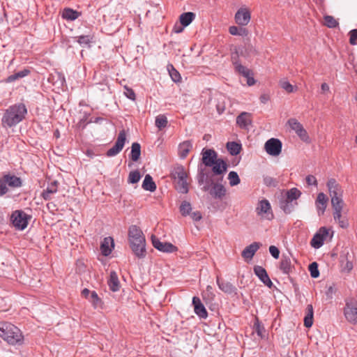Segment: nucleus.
Returning <instances> with one entry per match:
<instances>
[{
    "label": "nucleus",
    "mask_w": 357,
    "mask_h": 357,
    "mask_svg": "<svg viewBox=\"0 0 357 357\" xmlns=\"http://www.w3.org/2000/svg\"><path fill=\"white\" fill-rule=\"evenodd\" d=\"M128 241L134 255L139 259L144 258L146 255V239L139 227L136 225L129 227Z\"/></svg>",
    "instance_id": "f257e3e1"
},
{
    "label": "nucleus",
    "mask_w": 357,
    "mask_h": 357,
    "mask_svg": "<svg viewBox=\"0 0 357 357\" xmlns=\"http://www.w3.org/2000/svg\"><path fill=\"white\" fill-rule=\"evenodd\" d=\"M27 114L24 104L17 103L10 106L4 112L1 119L4 127L11 128L21 122Z\"/></svg>",
    "instance_id": "f03ea898"
},
{
    "label": "nucleus",
    "mask_w": 357,
    "mask_h": 357,
    "mask_svg": "<svg viewBox=\"0 0 357 357\" xmlns=\"http://www.w3.org/2000/svg\"><path fill=\"white\" fill-rule=\"evenodd\" d=\"M0 337L10 345H21L24 342L22 331L9 322H0Z\"/></svg>",
    "instance_id": "7ed1b4c3"
},
{
    "label": "nucleus",
    "mask_w": 357,
    "mask_h": 357,
    "mask_svg": "<svg viewBox=\"0 0 357 357\" xmlns=\"http://www.w3.org/2000/svg\"><path fill=\"white\" fill-rule=\"evenodd\" d=\"M326 186L331 197V206H345L343 200L344 190L337 181L335 178H330L326 183Z\"/></svg>",
    "instance_id": "20e7f679"
},
{
    "label": "nucleus",
    "mask_w": 357,
    "mask_h": 357,
    "mask_svg": "<svg viewBox=\"0 0 357 357\" xmlns=\"http://www.w3.org/2000/svg\"><path fill=\"white\" fill-rule=\"evenodd\" d=\"M344 206H333V216L335 222H337L341 228L346 229L349 227V220L347 218L346 212L344 211Z\"/></svg>",
    "instance_id": "39448f33"
},
{
    "label": "nucleus",
    "mask_w": 357,
    "mask_h": 357,
    "mask_svg": "<svg viewBox=\"0 0 357 357\" xmlns=\"http://www.w3.org/2000/svg\"><path fill=\"white\" fill-rule=\"evenodd\" d=\"M344 314L348 321L357 324V302L352 299L347 301Z\"/></svg>",
    "instance_id": "423d86ee"
},
{
    "label": "nucleus",
    "mask_w": 357,
    "mask_h": 357,
    "mask_svg": "<svg viewBox=\"0 0 357 357\" xmlns=\"http://www.w3.org/2000/svg\"><path fill=\"white\" fill-rule=\"evenodd\" d=\"M126 140V133L124 130L119 132L115 144L109 150L106 155L108 157H113L119 154L123 149Z\"/></svg>",
    "instance_id": "0eeeda50"
},
{
    "label": "nucleus",
    "mask_w": 357,
    "mask_h": 357,
    "mask_svg": "<svg viewBox=\"0 0 357 357\" xmlns=\"http://www.w3.org/2000/svg\"><path fill=\"white\" fill-rule=\"evenodd\" d=\"M287 124L293 130L297 135L301 138V139L303 142H308L310 140V137L305 129L303 128V125L298 121L297 119L294 118H291L288 120Z\"/></svg>",
    "instance_id": "6e6552de"
},
{
    "label": "nucleus",
    "mask_w": 357,
    "mask_h": 357,
    "mask_svg": "<svg viewBox=\"0 0 357 357\" xmlns=\"http://www.w3.org/2000/svg\"><path fill=\"white\" fill-rule=\"evenodd\" d=\"M257 214L262 218L272 220L273 213L271 210L270 202L267 199H262L259 202L256 208Z\"/></svg>",
    "instance_id": "1a4fd4ad"
},
{
    "label": "nucleus",
    "mask_w": 357,
    "mask_h": 357,
    "mask_svg": "<svg viewBox=\"0 0 357 357\" xmlns=\"http://www.w3.org/2000/svg\"><path fill=\"white\" fill-rule=\"evenodd\" d=\"M282 142L276 138L267 140L264 144V149L268 154L272 156H278L282 151Z\"/></svg>",
    "instance_id": "9d476101"
},
{
    "label": "nucleus",
    "mask_w": 357,
    "mask_h": 357,
    "mask_svg": "<svg viewBox=\"0 0 357 357\" xmlns=\"http://www.w3.org/2000/svg\"><path fill=\"white\" fill-rule=\"evenodd\" d=\"M328 235V229L325 227H321L312 238L310 245L315 249L320 248L324 245V241Z\"/></svg>",
    "instance_id": "9b49d317"
},
{
    "label": "nucleus",
    "mask_w": 357,
    "mask_h": 357,
    "mask_svg": "<svg viewBox=\"0 0 357 357\" xmlns=\"http://www.w3.org/2000/svg\"><path fill=\"white\" fill-rule=\"evenodd\" d=\"M13 225L18 229H24L28 225L26 214L21 211H15L11 216Z\"/></svg>",
    "instance_id": "f8f14e48"
},
{
    "label": "nucleus",
    "mask_w": 357,
    "mask_h": 357,
    "mask_svg": "<svg viewBox=\"0 0 357 357\" xmlns=\"http://www.w3.org/2000/svg\"><path fill=\"white\" fill-rule=\"evenodd\" d=\"M238 49L235 47L234 52L231 53V59L233 61V64L234 65L235 70L239 74L242 75L243 77H249L250 75H253L252 71L246 68L245 66L241 65L238 61Z\"/></svg>",
    "instance_id": "ddd939ff"
},
{
    "label": "nucleus",
    "mask_w": 357,
    "mask_h": 357,
    "mask_svg": "<svg viewBox=\"0 0 357 357\" xmlns=\"http://www.w3.org/2000/svg\"><path fill=\"white\" fill-rule=\"evenodd\" d=\"M238 49L235 47L234 52L231 53V59L233 61V64L234 65L235 70L239 74L242 75L243 77H249L250 75H253L252 71L246 68L245 66L241 65L238 61Z\"/></svg>",
    "instance_id": "4468645a"
},
{
    "label": "nucleus",
    "mask_w": 357,
    "mask_h": 357,
    "mask_svg": "<svg viewBox=\"0 0 357 357\" xmlns=\"http://www.w3.org/2000/svg\"><path fill=\"white\" fill-rule=\"evenodd\" d=\"M235 22L240 26H246L250 21L251 15L249 9L245 7L240 8L235 14Z\"/></svg>",
    "instance_id": "2eb2a0df"
},
{
    "label": "nucleus",
    "mask_w": 357,
    "mask_h": 357,
    "mask_svg": "<svg viewBox=\"0 0 357 357\" xmlns=\"http://www.w3.org/2000/svg\"><path fill=\"white\" fill-rule=\"evenodd\" d=\"M353 256L349 254L347 248L343 250L340 256V263L342 271L349 272L353 268Z\"/></svg>",
    "instance_id": "dca6fc26"
},
{
    "label": "nucleus",
    "mask_w": 357,
    "mask_h": 357,
    "mask_svg": "<svg viewBox=\"0 0 357 357\" xmlns=\"http://www.w3.org/2000/svg\"><path fill=\"white\" fill-rule=\"evenodd\" d=\"M151 241L153 247L159 251L172 253L177 250L176 247L171 243L161 242L153 235L151 236Z\"/></svg>",
    "instance_id": "f3484780"
},
{
    "label": "nucleus",
    "mask_w": 357,
    "mask_h": 357,
    "mask_svg": "<svg viewBox=\"0 0 357 357\" xmlns=\"http://www.w3.org/2000/svg\"><path fill=\"white\" fill-rule=\"evenodd\" d=\"M202 163L206 167H212L218 159V154L213 149H203L202 151Z\"/></svg>",
    "instance_id": "a211bd4d"
},
{
    "label": "nucleus",
    "mask_w": 357,
    "mask_h": 357,
    "mask_svg": "<svg viewBox=\"0 0 357 357\" xmlns=\"http://www.w3.org/2000/svg\"><path fill=\"white\" fill-rule=\"evenodd\" d=\"M192 305L194 306L195 313L200 319H206L208 317V312L206 311V309L202 303L199 298L194 296L192 298Z\"/></svg>",
    "instance_id": "6ab92c4d"
},
{
    "label": "nucleus",
    "mask_w": 357,
    "mask_h": 357,
    "mask_svg": "<svg viewBox=\"0 0 357 357\" xmlns=\"http://www.w3.org/2000/svg\"><path fill=\"white\" fill-rule=\"evenodd\" d=\"M328 201V197L324 192H319L317 195L315 205L317 210V213L319 216L324 215Z\"/></svg>",
    "instance_id": "aec40b11"
},
{
    "label": "nucleus",
    "mask_w": 357,
    "mask_h": 357,
    "mask_svg": "<svg viewBox=\"0 0 357 357\" xmlns=\"http://www.w3.org/2000/svg\"><path fill=\"white\" fill-rule=\"evenodd\" d=\"M254 273L265 285L270 288L273 286V283L266 271L262 266H255L254 267Z\"/></svg>",
    "instance_id": "412c9836"
},
{
    "label": "nucleus",
    "mask_w": 357,
    "mask_h": 357,
    "mask_svg": "<svg viewBox=\"0 0 357 357\" xmlns=\"http://www.w3.org/2000/svg\"><path fill=\"white\" fill-rule=\"evenodd\" d=\"M252 123V115L250 113L248 112H241L237 117H236V124L241 128V129H248V127Z\"/></svg>",
    "instance_id": "4be33fe9"
},
{
    "label": "nucleus",
    "mask_w": 357,
    "mask_h": 357,
    "mask_svg": "<svg viewBox=\"0 0 357 357\" xmlns=\"http://www.w3.org/2000/svg\"><path fill=\"white\" fill-rule=\"evenodd\" d=\"M280 270L286 275L291 274L294 269V266L291 263V260L289 256L283 255L280 262Z\"/></svg>",
    "instance_id": "5701e85b"
},
{
    "label": "nucleus",
    "mask_w": 357,
    "mask_h": 357,
    "mask_svg": "<svg viewBox=\"0 0 357 357\" xmlns=\"http://www.w3.org/2000/svg\"><path fill=\"white\" fill-rule=\"evenodd\" d=\"M261 245V244L260 243L254 242L248 246L245 247L241 253L243 258H244L245 260L252 259Z\"/></svg>",
    "instance_id": "b1692460"
},
{
    "label": "nucleus",
    "mask_w": 357,
    "mask_h": 357,
    "mask_svg": "<svg viewBox=\"0 0 357 357\" xmlns=\"http://www.w3.org/2000/svg\"><path fill=\"white\" fill-rule=\"evenodd\" d=\"M114 247V239L110 236L105 237L100 244V251L102 255L105 257L109 255Z\"/></svg>",
    "instance_id": "393cba45"
},
{
    "label": "nucleus",
    "mask_w": 357,
    "mask_h": 357,
    "mask_svg": "<svg viewBox=\"0 0 357 357\" xmlns=\"http://www.w3.org/2000/svg\"><path fill=\"white\" fill-rule=\"evenodd\" d=\"M216 282L220 288L223 292L227 294H236V288L229 282L225 281L220 280L219 277H217Z\"/></svg>",
    "instance_id": "a878e982"
},
{
    "label": "nucleus",
    "mask_w": 357,
    "mask_h": 357,
    "mask_svg": "<svg viewBox=\"0 0 357 357\" xmlns=\"http://www.w3.org/2000/svg\"><path fill=\"white\" fill-rule=\"evenodd\" d=\"M209 193L213 198L222 199L226 195V189L222 184L213 183Z\"/></svg>",
    "instance_id": "bb28decb"
},
{
    "label": "nucleus",
    "mask_w": 357,
    "mask_h": 357,
    "mask_svg": "<svg viewBox=\"0 0 357 357\" xmlns=\"http://www.w3.org/2000/svg\"><path fill=\"white\" fill-rule=\"evenodd\" d=\"M3 178L6 183V185L12 188H20L22 185V181L20 177L16 176L15 175H11L10 174H7L3 175Z\"/></svg>",
    "instance_id": "cd10ccee"
},
{
    "label": "nucleus",
    "mask_w": 357,
    "mask_h": 357,
    "mask_svg": "<svg viewBox=\"0 0 357 357\" xmlns=\"http://www.w3.org/2000/svg\"><path fill=\"white\" fill-rule=\"evenodd\" d=\"M227 163L221 158H218L212 166L213 172L217 175L222 174L227 171Z\"/></svg>",
    "instance_id": "c85d7f7f"
},
{
    "label": "nucleus",
    "mask_w": 357,
    "mask_h": 357,
    "mask_svg": "<svg viewBox=\"0 0 357 357\" xmlns=\"http://www.w3.org/2000/svg\"><path fill=\"white\" fill-rule=\"evenodd\" d=\"M109 289L112 291H116L119 289L120 284L117 274L115 271H111L109 274V278L107 281Z\"/></svg>",
    "instance_id": "c756f323"
},
{
    "label": "nucleus",
    "mask_w": 357,
    "mask_h": 357,
    "mask_svg": "<svg viewBox=\"0 0 357 357\" xmlns=\"http://www.w3.org/2000/svg\"><path fill=\"white\" fill-rule=\"evenodd\" d=\"M57 192V181H54L48 185L47 188L41 194L43 198L45 200L51 199V195Z\"/></svg>",
    "instance_id": "7c9ffc66"
},
{
    "label": "nucleus",
    "mask_w": 357,
    "mask_h": 357,
    "mask_svg": "<svg viewBox=\"0 0 357 357\" xmlns=\"http://www.w3.org/2000/svg\"><path fill=\"white\" fill-rule=\"evenodd\" d=\"M80 15V13L72 8H64L62 11L61 16L66 20L73 21L77 19Z\"/></svg>",
    "instance_id": "2f4dec72"
},
{
    "label": "nucleus",
    "mask_w": 357,
    "mask_h": 357,
    "mask_svg": "<svg viewBox=\"0 0 357 357\" xmlns=\"http://www.w3.org/2000/svg\"><path fill=\"white\" fill-rule=\"evenodd\" d=\"M192 148L190 141H185L178 146V153L181 158H185Z\"/></svg>",
    "instance_id": "473e14b6"
},
{
    "label": "nucleus",
    "mask_w": 357,
    "mask_h": 357,
    "mask_svg": "<svg viewBox=\"0 0 357 357\" xmlns=\"http://www.w3.org/2000/svg\"><path fill=\"white\" fill-rule=\"evenodd\" d=\"M142 187L144 190L150 192H154L156 190V185L149 174L145 176Z\"/></svg>",
    "instance_id": "72a5a7b5"
},
{
    "label": "nucleus",
    "mask_w": 357,
    "mask_h": 357,
    "mask_svg": "<svg viewBox=\"0 0 357 357\" xmlns=\"http://www.w3.org/2000/svg\"><path fill=\"white\" fill-rule=\"evenodd\" d=\"M195 18V14L192 12L182 13L179 17L180 23L183 26H188Z\"/></svg>",
    "instance_id": "f704fd0d"
},
{
    "label": "nucleus",
    "mask_w": 357,
    "mask_h": 357,
    "mask_svg": "<svg viewBox=\"0 0 357 357\" xmlns=\"http://www.w3.org/2000/svg\"><path fill=\"white\" fill-rule=\"evenodd\" d=\"M296 205L297 202H290L286 197L281 200L280 204V208L285 213H290Z\"/></svg>",
    "instance_id": "c9c22d12"
},
{
    "label": "nucleus",
    "mask_w": 357,
    "mask_h": 357,
    "mask_svg": "<svg viewBox=\"0 0 357 357\" xmlns=\"http://www.w3.org/2000/svg\"><path fill=\"white\" fill-rule=\"evenodd\" d=\"M140 155H141L140 144L137 142L132 143V144L131 146V152H130V159L132 161L136 162L139 159Z\"/></svg>",
    "instance_id": "e433bc0d"
},
{
    "label": "nucleus",
    "mask_w": 357,
    "mask_h": 357,
    "mask_svg": "<svg viewBox=\"0 0 357 357\" xmlns=\"http://www.w3.org/2000/svg\"><path fill=\"white\" fill-rule=\"evenodd\" d=\"M301 192L296 188H292L286 192V198L290 202H297L296 200L301 197Z\"/></svg>",
    "instance_id": "4c0bfd02"
},
{
    "label": "nucleus",
    "mask_w": 357,
    "mask_h": 357,
    "mask_svg": "<svg viewBox=\"0 0 357 357\" xmlns=\"http://www.w3.org/2000/svg\"><path fill=\"white\" fill-rule=\"evenodd\" d=\"M227 149L231 155H236L241 152L242 147L241 144L229 142L227 143Z\"/></svg>",
    "instance_id": "58836bf2"
},
{
    "label": "nucleus",
    "mask_w": 357,
    "mask_h": 357,
    "mask_svg": "<svg viewBox=\"0 0 357 357\" xmlns=\"http://www.w3.org/2000/svg\"><path fill=\"white\" fill-rule=\"evenodd\" d=\"M313 324V307L312 305L307 306V314L304 318V325L307 328L312 326Z\"/></svg>",
    "instance_id": "ea45409f"
},
{
    "label": "nucleus",
    "mask_w": 357,
    "mask_h": 357,
    "mask_svg": "<svg viewBox=\"0 0 357 357\" xmlns=\"http://www.w3.org/2000/svg\"><path fill=\"white\" fill-rule=\"evenodd\" d=\"M229 32L233 36H246L248 33V30L245 28L238 27L236 26H231L229 28Z\"/></svg>",
    "instance_id": "a19ab883"
},
{
    "label": "nucleus",
    "mask_w": 357,
    "mask_h": 357,
    "mask_svg": "<svg viewBox=\"0 0 357 357\" xmlns=\"http://www.w3.org/2000/svg\"><path fill=\"white\" fill-rule=\"evenodd\" d=\"M173 174L174 178L177 179V181L186 179L188 177L187 173L183 166L175 168Z\"/></svg>",
    "instance_id": "79ce46f5"
},
{
    "label": "nucleus",
    "mask_w": 357,
    "mask_h": 357,
    "mask_svg": "<svg viewBox=\"0 0 357 357\" xmlns=\"http://www.w3.org/2000/svg\"><path fill=\"white\" fill-rule=\"evenodd\" d=\"M30 73V70H28V69H24L22 70H20L17 73H15L11 75H10L8 77V82H13L16 79H18L20 78H22V77H26V75H28Z\"/></svg>",
    "instance_id": "37998d69"
},
{
    "label": "nucleus",
    "mask_w": 357,
    "mask_h": 357,
    "mask_svg": "<svg viewBox=\"0 0 357 357\" xmlns=\"http://www.w3.org/2000/svg\"><path fill=\"white\" fill-rule=\"evenodd\" d=\"M176 190L180 193L186 194L189 191L187 178L177 181Z\"/></svg>",
    "instance_id": "c03bdc74"
},
{
    "label": "nucleus",
    "mask_w": 357,
    "mask_h": 357,
    "mask_svg": "<svg viewBox=\"0 0 357 357\" xmlns=\"http://www.w3.org/2000/svg\"><path fill=\"white\" fill-rule=\"evenodd\" d=\"M208 174L204 172V170L199 166V172L197 174V182L199 185H203L204 183H208L207 180Z\"/></svg>",
    "instance_id": "a18cd8bd"
},
{
    "label": "nucleus",
    "mask_w": 357,
    "mask_h": 357,
    "mask_svg": "<svg viewBox=\"0 0 357 357\" xmlns=\"http://www.w3.org/2000/svg\"><path fill=\"white\" fill-rule=\"evenodd\" d=\"M228 180L231 186H235L240 183L241 180L236 172L231 171L228 174Z\"/></svg>",
    "instance_id": "49530a36"
},
{
    "label": "nucleus",
    "mask_w": 357,
    "mask_h": 357,
    "mask_svg": "<svg viewBox=\"0 0 357 357\" xmlns=\"http://www.w3.org/2000/svg\"><path fill=\"white\" fill-rule=\"evenodd\" d=\"M167 123V119L165 115H159L155 118V126L159 130L165 128Z\"/></svg>",
    "instance_id": "de8ad7c7"
},
{
    "label": "nucleus",
    "mask_w": 357,
    "mask_h": 357,
    "mask_svg": "<svg viewBox=\"0 0 357 357\" xmlns=\"http://www.w3.org/2000/svg\"><path fill=\"white\" fill-rule=\"evenodd\" d=\"M192 210L191 204L187 201H183L180 206V212L183 216L190 214Z\"/></svg>",
    "instance_id": "09e8293b"
},
{
    "label": "nucleus",
    "mask_w": 357,
    "mask_h": 357,
    "mask_svg": "<svg viewBox=\"0 0 357 357\" xmlns=\"http://www.w3.org/2000/svg\"><path fill=\"white\" fill-rule=\"evenodd\" d=\"M141 178V175L139 172V171H132L130 172L128 178V181L129 183H137L139 181Z\"/></svg>",
    "instance_id": "8fccbe9b"
},
{
    "label": "nucleus",
    "mask_w": 357,
    "mask_h": 357,
    "mask_svg": "<svg viewBox=\"0 0 357 357\" xmlns=\"http://www.w3.org/2000/svg\"><path fill=\"white\" fill-rule=\"evenodd\" d=\"M88 299L95 308H97L101 304L100 298L98 297L97 293L94 291H91V295Z\"/></svg>",
    "instance_id": "3c124183"
},
{
    "label": "nucleus",
    "mask_w": 357,
    "mask_h": 357,
    "mask_svg": "<svg viewBox=\"0 0 357 357\" xmlns=\"http://www.w3.org/2000/svg\"><path fill=\"white\" fill-rule=\"evenodd\" d=\"M324 24L329 28H335L338 25L337 21L331 15L324 16Z\"/></svg>",
    "instance_id": "603ef678"
},
{
    "label": "nucleus",
    "mask_w": 357,
    "mask_h": 357,
    "mask_svg": "<svg viewBox=\"0 0 357 357\" xmlns=\"http://www.w3.org/2000/svg\"><path fill=\"white\" fill-rule=\"evenodd\" d=\"M77 43L82 47L89 45L92 40V37L89 35L79 36L77 37Z\"/></svg>",
    "instance_id": "864d4df0"
},
{
    "label": "nucleus",
    "mask_w": 357,
    "mask_h": 357,
    "mask_svg": "<svg viewBox=\"0 0 357 357\" xmlns=\"http://www.w3.org/2000/svg\"><path fill=\"white\" fill-rule=\"evenodd\" d=\"M309 271L310 272V275L313 278H317L319 275V271L318 270V264L317 262H312L309 266Z\"/></svg>",
    "instance_id": "5fc2aeb1"
},
{
    "label": "nucleus",
    "mask_w": 357,
    "mask_h": 357,
    "mask_svg": "<svg viewBox=\"0 0 357 357\" xmlns=\"http://www.w3.org/2000/svg\"><path fill=\"white\" fill-rule=\"evenodd\" d=\"M171 69L169 68V75L174 82H178L181 79V75L174 68L173 66H170Z\"/></svg>",
    "instance_id": "6e6d98bb"
},
{
    "label": "nucleus",
    "mask_w": 357,
    "mask_h": 357,
    "mask_svg": "<svg viewBox=\"0 0 357 357\" xmlns=\"http://www.w3.org/2000/svg\"><path fill=\"white\" fill-rule=\"evenodd\" d=\"M280 85L281 88L284 89L288 93H291L294 91V86L285 79L281 80L280 82Z\"/></svg>",
    "instance_id": "4d7b16f0"
},
{
    "label": "nucleus",
    "mask_w": 357,
    "mask_h": 357,
    "mask_svg": "<svg viewBox=\"0 0 357 357\" xmlns=\"http://www.w3.org/2000/svg\"><path fill=\"white\" fill-rule=\"evenodd\" d=\"M8 192L3 176L0 178V197L3 196Z\"/></svg>",
    "instance_id": "13d9d810"
},
{
    "label": "nucleus",
    "mask_w": 357,
    "mask_h": 357,
    "mask_svg": "<svg viewBox=\"0 0 357 357\" xmlns=\"http://www.w3.org/2000/svg\"><path fill=\"white\" fill-rule=\"evenodd\" d=\"M124 89H125V91H124L125 96L128 98H129L132 100H135L136 98V96H135V93L134 92V91L132 89H130L126 86L124 87Z\"/></svg>",
    "instance_id": "bf43d9fd"
},
{
    "label": "nucleus",
    "mask_w": 357,
    "mask_h": 357,
    "mask_svg": "<svg viewBox=\"0 0 357 357\" xmlns=\"http://www.w3.org/2000/svg\"><path fill=\"white\" fill-rule=\"evenodd\" d=\"M336 291L334 285L329 286L326 291V296L327 300H331Z\"/></svg>",
    "instance_id": "052dcab7"
},
{
    "label": "nucleus",
    "mask_w": 357,
    "mask_h": 357,
    "mask_svg": "<svg viewBox=\"0 0 357 357\" xmlns=\"http://www.w3.org/2000/svg\"><path fill=\"white\" fill-rule=\"evenodd\" d=\"M349 43L351 45H356L357 29H353L349 31Z\"/></svg>",
    "instance_id": "680f3d73"
},
{
    "label": "nucleus",
    "mask_w": 357,
    "mask_h": 357,
    "mask_svg": "<svg viewBox=\"0 0 357 357\" xmlns=\"http://www.w3.org/2000/svg\"><path fill=\"white\" fill-rule=\"evenodd\" d=\"M269 252L271 255L274 257L275 259H278L280 256V250L279 249L275 246V245H271L269 247Z\"/></svg>",
    "instance_id": "e2e57ef3"
},
{
    "label": "nucleus",
    "mask_w": 357,
    "mask_h": 357,
    "mask_svg": "<svg viewBox=\"0 0 357 357\" xmlns=\"http://www.w3.org/2000/svg\"><path fill=\"white\" fill-rule=\"evenodd\" d=\"M254 327H255V332L257 333V334L260 336V337H263V332H264V328L263 326H261L260 325V324L257 321L256 323H255V325H254Z\"/></svg>",
    "instance_id": "0e129e2a"
},
{
    "label": "nucleus",
    "mask_w": 357,
    "mask_h": 357,
    "mask_svg": "<svg viewBox=\"0 0 357 357\" xmlns=\"http://www.w3.org/2000/svg\"><path fill=\"white\" fill-rule=\"evenodd\" d=\"M306 182L309 185H317V179L312 175H309L306 177Z\"/></svg>",
    "instance_id": "69168bd1"
},
{
    "label": "nucleus",
    "mask_w": 357,
    "mask_h": 357,
    "mask_svg": "<svg viewBox=\"0 0 357 357\" xmlns=\"http://www.w3.org/2000/svg\"><path fill=\"white\" fill-rule=\"evenodd\" d=\"M190 215L191 218L194 221H199L202 218V215L199 211L193 212V213H190Z\"/></svg>",
    "instance_id": "338daca9"
},
{
    "label": "nucleus",
    "mask_w": 357,
    "mask_h": 357,
    "mask_svg": "<svg viewBox=\"0 0 357 357\" xmlns=\"http://www.w3.org/2000/svg\"><path fill=\"white\" fill-rule=\"evenodd\" d=\"M47 208L53 214L57 211L56 206L54 202L47 203Z\"/></svg>",
    "instance_id": "774afa93"
}]
</instances>
